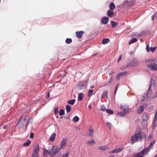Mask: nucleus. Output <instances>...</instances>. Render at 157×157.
Masks as SVG:
<instances>
[{"label": "nucleus", "instance_id": "obj_19", "mask_svg": "<svg viewBox=\"0 0 157 157\" xmlns=\"http://www.w3.org/2000/svg\"><path fill=\"white\" fill-rule=\"evenodd\" d=\"M114 14V12L111 10H109L107 12V15L108 16L111 17Z\"/></svg>", "mask_w": 157, "mask_h": 157}, {"label": "nucleus", "instance_id": "obj_7", "mask_svg": "<svg viewBox=\"0 0 157 157\" xmlns=\"http://www.w3.org/2000/svg\"><path fill=\"white\" fill-rule=\"evenodd\" d=\"M132 0H126L122 4L123 6H128L132 5L133 2Z\"/></svg>", "mask_w": 157, "mask_h": 157}, {"label": "nucleus", "instance_id": "obj_2", "mask_svg": "<svg viewBox=\"0 0 157 157\" xmlns=\"http://www.w3.org/2000/svg\"><path fill=\"white\" fill-rule=\"evenodd\" d=\"M28 118L29 117H25L21 118L17 123L16 127L20 128L23 127L25 124L27 125L28 124L27 120Z\"/></svg>", "mask_w": 157, "mask_h": 157}, {"label": "nucleus", "instance_id": "obj_34", "mask_svg": "<svg viewBox=\"0 0 157 157\" xmlns=\"http://www.w3.org/2000/svg\"><path fill=\"white\" fill-rule=\"evenodd\" d=\"M72 42V40L71 38H67L65 40V42L67 44H70Z\"/></svg>", "mask_w": 157, "mask_h": 157}, {"label": "nucleus", "instance_id": "obj_61", "mask_svg": "<svg viewBox=\"0 0 157 157\" xmlns=\"http://www.w3.org/2000/svg\"><path fill=\"white\" fill-rule=\"evenodd\" d=\"M94 87V86H92L91 87V88H93Z\"/></svg>", "mask_w": 157, "mask_h": 157}, {"label": "nucleus", "instance_id": "obj_14", "mask_svg": "<svg viewBox=\"0 0 157 157\" xmlns=\"http://www.w3.org/2000/svg\"><path fill=\"white\" fill-rule=\"evenodd\" d=\"M94 133V131L91 127H90L88 132V135L89 136H93Z\"/></svg>", "mask_w": 157, "mask_h": 157}, {"label": "nucleus", "instance_id": "obj_57", "mask_svg": "<svg viewBox=\"0 0 157 157\" xmlns=\"http://www.w3.org/2000/svg\"><path fill=\"white\" fill-rule=\"evenodd\" d=\"M49 97V93H48V96H47L46 98H48Z\"/></svg>", "mask_w": 157, "mask_h": 157}, {"label": "nucleus", "instance_id": "obj_4", "mask_svg": "<svg viewBox=\"0 0 157 157\" xmlns=\"http://www.w3.org/2000/svg\"><path fill=\"white\" fill-rule=\"evenodd\" d=\"M39 148L38 146H36L33 149V153L32 157H39L38 152Z\"/></svg>", "mask_w": 157, "mask_h": 157}, {"label": "nucleus", "instance_id": "obj_42", "mask_svg": "<svg viewBox=\"0 0 157 157\" xmlns=\"http://www.w3.org/2000/svg\"><path fill=\"white\" fill-rule=\"evenodd\" d=\"M117 114L120 116L123 117L125 115V113H123L121 112H118L117 113Z\"/></svg>", "mask_w": 157, "mask_h": 157}, {"label": "nucleus", "instance_id": "obj_33", "mask_svg": "<svg viewBox=\"0 0 157 157\" xmlns=\"http://www.w3.org/2000/svg\"><path fill=\"white\" fill-rule=\"evenodd\" d=\"M71 106L69 105H67L66 106V109L67 112H70L71 110Z\"/></svg>", "mask_w": 157, "mask_h": 157}, {"label": "nucleus", "instance_id": "obj_44", "mask_svg": "<svg viewBox=\"0 0 157 157\" xmlns=\"http://www.w3.org/2000/svg\"><path fill=\"white\" fill-rule=\"evenodd\" d=\"M157 111L156 112V113L155 114V116L154 117V118L153 120V122L155 123V121H157Z\"/></svg>", "mask_w": 157, "mask_h": 157}, {"label": "nucleus", "instance_id": "obj_59", "mask_svg": "<svg viewBox=\"0 0 157 157\" xmlns=\"http://www.w3.org/2000/svg\"><path fill=\"white\" fill-rule=\"evenodd\" d=\"M7 126H6V125H5V126H4V129L6 128H7Z\"/></svg>", "mask_w": 157, "mask_h": 157}, {"label": "nucleus", "instance_id": "obj_22", "mask_svg": "<svg viewBox=\"0 0 157 157\" xmlns=\"http://www.w3.org/2000/svg\"><path fill=\"white\" fill-rule=\"evenodd\" d=\"M84 94L82 93H80L78 94V100L79 101H81L83 97Z\"/></svg>", "mask_w": 157, "mask_h": 157}, {"label": "nucleus", "instance_id": "obj_30", "mask_svg": "<svg viewBox=\"0 0 157 157\" xmlns=\"http://www.w3.org/2000/svg\"><path fill=\"white\" fill-rule=\"evenodd\" d=\"M142 124L144 128H145L147 125V121H143L142 122Z\"/></svg>", "mask_w": 157, "mask_h": 157}, {"label": "nucleus", "instance_id": "obj_46", "mask_svg": "<svg viewBox=\"0 0 157 157\" xmlns=\"http://www.w3.org/2000/svg\"><path fill=\"white\" fill-rule=\"evenodd\" d=\"M156 48V47H151V50L152 52H154Z\"/></svg>", "mask_w": 157, "mask_h": 157}, {"label": "nucleus", "instance_id": "obj_64", "mask_svg": "<svg viewBox=\"0 0 157 157\" xmlns=\"http://www.w3.org/2000/svg\"><path fill=\"white\" fill-rule=\"evenodd\" d=\"M117 88H116V90H115V93H116V90H117Z\"/></svg>", "mask_w": 157, "mask_h": 157}, {"label": "nucleus", "instance_id": "obj_60", "mask_svg": "<svg viewBox=\"0 0 157 157\" xmlns=\"http://www.w3.org/2000/svg\"><path fill=\"white\" fill-rule=\"evenodd\" d=\"M157 95H156L155 97H153L152 99L154 98H156V97L157 96Z\"/></svg>", "mask_w": 157, "mask_h": 157}, {"label": "nucleus", "instance_id": "obj_24", "mask_svg": "<svg viewBox=\"0 0 157 157\" xmlns=\"http://www.w3.org/2000/svg\"><path fill=\"white\" fill-rule=\"evenodd\" d=\"M110 40L108 38H105L102 41V43L103 44H105L107 43H108L109 42Z\"/></svg>", "mask_w": 157, "mask_h": 157}, {"label": "nucleus", "instance_id": "obj_18", "mask_svg": "<svg viewBox=\"0 0 157 157\" xmlns=\"http://www.w3.org/2000/svg\"><path fill=\"white\" fill-rule=\"evenodd\" d=\"M43 156L44 157H47V155L49 154V150H47L45 148H44L43 149Z\"/></svg>", "mask_w": 157, "mask_h": 157}, {"label": "nucleus", "instance_id": "obj_39", "mask_svg": "<svg viewBox=\"0 0 157 157\" xmlns=\"http://www.w3.org/2000/svg\"><path fill=\"white\" fill-rule=\"evenodd\" d=\"M103 95H104V98H108V92L107 91H104Z\"/></svg>", "mask_w": 157, "mask_h": 157}, {"label": "nucleus", "instance_id": "obj_3", "mask_svg": "<svg viewBox=\"0 0 157 157\" xmlns=\"http://www.w3.org/2000/svg\"><path fill=\"white\" fill-rule=\"evenodd\" d=\"M145 148L140 152L134 154L133 157H144L145 154H147L150 150V148Z\"/></svg>", "mask_w": 157, "mask_h": 157}, {"label": "nucleus", "instance_id": "obj_15", "mask_svg": "<svg viewBox=\"0 0 157 157\" xmlns=\"http://www.w3.org/2000/svg\"><path fill=\"white\" fill-rule=\"evenodd\" d=\"M54 155H55L57 152H59L61 149H62L61 148H60V147L55 146H54Z\"/></svg>", "mask_w": 157, "mask_h": 157}, {"label": "nucleus", "instance_id": "obj_28", "mask_svg": "<svg viewBox=\"0 0 157 157\" xmlns=\"http://www.w3.org/2000/svg\"><path fill=\"white\" fill-rule=\"evenodd\" d=\"M111 23L113 28H114L118 25V23H116L113 21H111Z\"/></svg>", "mask_w": 157, "mask_h": 157}, {"label": "nucleus", "instance_id": "obj_8", "mask_svg": "<svg viewBox=\"0 0 157 157\" xmlns=\"http://www.w3.org/2000/svg\"><path fill=\"white\" fill-rule=\"evenodd\" d=\"M87 83L86 82H80L79 83L78 88L79 90H81L85 88L87 86Z\"/></svg>", "mask_w": 157, "mask_h": 157}, {"label": "nucleus", "instance_id": "obj_13", "mask_svg": "<svg viewBox=\"0 0 157 157\" xmlns=\"http://www.w3.org/2000/svg\"><path fill=\"white\" fill-rule=\"evenodd\" d=\"M126 72H121L119 73L117 75L116 77V79L117 80H119L120 77L125 75L126 74Z\"/></svg>", "mask_w": 157, "mask_h": 157}, {"label": "nucleus", "instance_id": "obj_48", "mask_svg": "<svg viewBox=\"0 0 157 157\" xmlns=\"http://www.w3.org/2000/svg\"><path fill=\"white\" fill-rule=\"evenodd\" d=\"M58 109L57 108H56L54 110V113L55 114H56L58 113Z\"/></svg>", "mask_w": 157, "mask_h": 157}, {"label": "nucleus", "instance_id": "obj_10", "mask_svg": "<svg viewBox=\"0 0 157 157\" xmlns=\"http://www.w3.org/2000/svg\"><path fill=\"white\" fill-rule=\"evenodd\" d=\"M121 107L125 113H129L130 111L128 107L127 106L121 105Z\"/></svg>", "mask_w": 157, "mask_h": 157}, {"label": "nucleus", "instance_id": "obj_27", "mask_svg": "<svg viewBox=\"0 0 157 157\" xmlns=\"http://www.w3.org/2000/svg\"><path fill=\"white\" fill-rule=\"evenodd\" d=\"M115 7V5L113 3H111L110 4L109 8L111 10H113Z\"/></svg>", "mask_w": 157, "mask_h": 157}, {"label": "nucleus", "instance_id": "obj_37", "mask_svg": "<svg viewBox=\"0 0 157 157\" xmlns=\"http://www.w3.org/2000/svg\"><path fill=\"white\" fill-rule=\"evenodd\" d=\"M93 91L92 90H90L88 93V96L89 97L91 96L93 93Z\"/></svg>", "mask_w": 157, "mask_h": 157}, {"label": "nucleus", "instance_id": "obj_49", "mask_svg": "<svg viewBox=\"0 0 157 157\" xmlns=\"http://www.w3.org/2000/svg\"><path fill=\"white\" fill-rule=\"evenodd\" d=\"M34 134L33 133H31L30 134V138H33V137Z\"/></svg>", "mask_w": 157, "mask_h": 157}, {"label": "nucleus", "instance_id": "obj_35", "mask_svg": "<svg viewBox=\"0 0 157 157\" xmlns=\"http://www.w3.org/2000/svg\"><path fill=\"white\" fill-rule=\"evenodd\" d=\"M157 19V12H156L155 14L152 16V20L153 21L154 19Z\"/></svg>", "mask_w": 157, "mask_h": 157}, {"label": "nucleus", "instance_id": "obj_31", "mask_svg": "<svg viewBox=\"0 0 157 157\" xmlns=\"http://www.w3.org/2000/svg\"><path fill=\"white\" fill-rule=\"evenodd\" d=\"M79 119V118L78 116H76L73 118V121L74 122H76L78 121Z\"/></svg>", "mask_w": 157, "mask_h": 157}, {"label": "nucleus", "instance_id": "obj_9", "mask_svg": "<svg viewBox=\"0 0 157 157\" xmlns=\"http://www.w3.org/2000/svg\"><path fill=\"white\" fill-rule=\"evenodd\" d=\"M54 146H50L49 148V153L51 156H52L54 155Z\"/></svg>", "mask_w": 157, "mask_h": 157}, {"label": "nucleus", "instance_id": "obj_41", "mask_svg": "<svg viewBox=\"0 0 157 157\" xmlns=\"http://www.w3.org/2000/svg\"><path fill=\"white\" fill-rule=\"evenodd\" d=\"M106 125L108 127L109 129H111L112 128V125L109 122H107L106 123Z\"/></svg>", "mask_w": 157, "mask_h": 157}, {"label": "nucleus", "instance_id": "obj_58", "mask_svg": "<svg viewBox=\"0 0 157 157\" xmlns=\"http://www.w3.org/2000/svg\"><path fill=\"white\" fill-rule=\"evenodd\" d=\"M113 78H111L110 79V82H112L113 81Z\"/></svg>", "mask_w": 157, "mask_h": 157}, {"label": "nucleus", "instance_id": "obj_51", "mask_svg": "<svg viewBox=\"0 0 157 157\" xmlns=\"http://www.w3.org/2000/svg\"><path fill=\"white\" fill-rule=\"evenodd\" d=\"M152 137V134H150L149 135V136L148 137V139H151Z\"/></svg>", "mask_w": 157, "mask_h": 157}, {"label": "nucleus", "instance_id": "obj_21", "mask_svg": "<svg viewBox=\"0 0 157 157\" xmlns=\"http://www.w3.org/2000/svg\"><path fill=\"white\" fill-rule=\"evenodd\" d=\"M144 107L143 106H141L139 107L137 110V112L138 113H140L143 111Z\"/></svg>", "mask_w": 157, "mask_h": 157}, {"label": "nucleus", "instance_id": "obj_16", "mask_svg": "<svg viewBox=\"0 0 157 157\" xmlns=\"http://www.w3.org/2000/svg\"><path fill=\"white\" fill-rule=\"evenodd\" d=\"M84 33V32L83 31L76 32V36L78 38H81L82 36V35Z\"/></svg>", "mask_w": 157, "mask_h": 157}, {"label": "nucleus", "instance_id": "obj_50", "mask_svg": "<svg viewBox=\"0 0 157 157\" xmlns=\"http://www.w3.org/2000/svg\"><path fill=\"white\" fill-rule=\"evenodd\" d=\"M116 153V150H115V149L114 150H113L112 151H110L109 152V153L110 154H112V153Z\"/></svg>", "mask_w": 157, "mask_h": 157}, {"label": "nucleus", "instance_id": "obj_29", "mask_svg": "<svg viewBox=\"0 0 157 157\" xmlns=\"http://www.w3.org/2000/svg\"><path fill=\"white\" fill-rule=\"evenodd\" d=\"M137 41V40L136 38H133L131 39L129 41V44H132L136 42Z\"/></svg>", "mask_w": 157, "mask_h": 157}, {"label": "nucleus", "instance_id": "obj_45", "mask_svg": "<svg viewBox=\"0 0 157 157\" xmlns=\"http://www.w3.org/2000/svg\"><path fill=\"white\" fill-rule=\"evenodd\" d=\"M101 110H102L103 111H105V110L106 111V110L105 107L103 105H101Z\"/></svg>", "mask_w": 157, "mask_h": 157}, {"label": "nucleus", "instance_id": "obj_63", "mask_svg": "<svg viewBox=\"0 0 157 157\" xmlns=\"http://www.w3.org/2000/svg\"><path fill=\"white\" fill-rule=\"evenodd\" d=\"M110 157H114V155H111V156H110Z\"/></svg>", "mask_w": 157, "mask_h": 157}, {"label": "nucleus", "instance_id": "obj_47", "mask_svg": "<svg viewBox=\"0 0 157 157\" xmlns=\"http://www.w3.org/2000/svg\"><path fill=\"white\" fill-rule=\"evenodd\" d=\"M146 50L148 52H149L150 51V48L149 46L148 45H147L146 48Z\"/></svg>", "mask_w": 157, "mask_h": 157}, {"label": "nucleus", "instance_id": "obj_52", "mask_svg": "<svg viewBox=\"0 0 157 157\" xmlns=\"http://www.w3.org/2000/svg\"><path fill=\"white\" fill-rule=\"evenodd\" d=\"M122 57V55H120L118 58V60H117L118 62H119L121 59Z\"/></svg>", "mask_w": 157, "mask_h": 157}, {"label": "nucleus", "instance_id": "obj_12", "mask_svg": "<svg viewBox=\"0 0 157 157\" xmlns=\"http://www.w3.org/2000/svg\"><path fill=\"white\" fill-rule=\"evenodd\" d=\"M150 94L148 92L147 95H145V96L143 97L142 98L141 102L144 103L148 100V95Z\"/></svg>", "mask_w": 157, "mask_h": 157}, {"label": "nucleus", "instance_id": "obj_17", "mask_svg": "<svg viewBox=\"0 0 157 157\" xmlns=\"http://www.w3.org/2000/svg\"><path fill=\"white\" fill-rule=\"evenodd\" d=\"M56 136V134L55 133H53L50 136L49 138V140L51 142L54 141Z\"/></svg>", "mask_w": 157, "mask_h": 157}, {"label": "nucleus", "instance_id": "obj_26", "mask_svg": "<svg viewBox=\"0 0 157 157\" xmlns=\"http://www.w3.org/2000/svg\"><path fill=\"white\" fill-rule=\"evenodd\" d=\"M75 99H72L71 100H69L67 101L68 103L71 105H73L74 103H75Z\"/></svg>", "mask_w": 157, "mask_h": 157}, {"label": "nucleus", "instance_id": "obj_40", "mask_svg": "<svg viewBox=\"0 0 157 157\" xmlns=\"http://www.w3.org/2000/svg\"><path fill=\"white\" fill-rule=\"evenodd\" d=\"M106 111L107 113L109 114H112L113 113V111L110 109H107L106 110Z\"/></svg>", "mask_w": 157, "mask_h": 157}, {"label": "nucleus", "instance_id": "obj_20", "mask_svg": "<svg viewBox=\"0 0 157 157\" xmlns=\"http://www.w3.org/2000/svg\"><path fill=\"white\" fill-rule=\"evenodd\" d=\"M108 148V147L107 146L105 145H104L103 146H101L99 147L98 149L99 150H106Z\"/></svg>", "mask_w": 157, "mask_h": 157}, {"label": "nucleus", "instance_id": "obj_62", "mask_svg": "<svg viewBox=\"0 0 157 157\" xmlns=\"http://www.w3.org/2000/svg\"><path fill=\"white\" fill-rule=\"evenodd\" d=\"M12 157H18V156L17 155H15V156H13Z\"/></svg>", "mask_w": 157, "mask_h": 157}, {"label": "nucleus", "instance_id": "obj_56", "mask_svg": "<svg viewBox=\"0 0 157 157\" xmlns=\"http://www.w3.org/2000/svg\"><path fill=\"white\" fill-rule=\"evenodd\" d=\"M150 109H151V110H152L153 109V107L151 106L150 107Z\"/></svg>", "mask_w": 157, "mask_h": 157}, {"label": "nucleus", "instance_id": "obj_25", "mask_svg": "<svg viewBox=\"0 0 157 157\" xmlns=\"http://www.w3.org/2000/svg\"><path fill=\"white\" fill-rule=\"evenodd\" d=\"M87 143L89 145H91L94 144H95V142L93 139H92L88 141Z\"/></svg>", "mask_w": 157, "mask_h": 157}, {"label": "nucleus", "instance_id": "obj_23", "mask_svg": "<svg viewBox=\"0 0 157 157\" xmlns=\"http://www.w3.org/2000/svg\"><path fill=\"white\" fill-rule=\"evenodd\" d=\"M148 115L146 113L143 114L142 116V121H147Z\"/></svg>", "mask_w": 157, "mask_h": 157}, {"label": "nucleus", "instance_id": "obj_55", "mask_svg": "<svg viewBox=\"0 0 157 157\" xmlns=\"http://www.w3.org/2000/svg\"><path fill=\"white\" fill-rule=\"evenodd\" d=\"M88 108H89V109H91L92 108V106H91V105H89L88 106Z\"/></svg>", "mask_w": 157, "mask_h": 157}, {"label": "nucleus", "instance_id": "obj_6", "mask_svg": "<svg viewBox=\"0 0 157 157\" xmlns=\"http://www.w3.org/2000/svg\"><path fill=\"white\" fill-rule=\"evenodd\" d=\"M67 138H64L62 139L60 142V148L63 149L65 147L67 144Z\"/></svg>", "mask_w": 157, "mask_h": 157}, {"label": "nucleus", "instance_id": "obj_43", "mask_svg": "<svg viewBox=\"0 0 157 157\" xmlns=\"http://www.w3.org/2000/svg\"><path fill=\"white\" fill-rule=\"evenodd\" d=\"M69 152L67 151L66 153L62 155V157H68Z\"/></svg>", "mask_w": 157, "mask_h": 157}, {"label": "nucleus", "instance_id": "obj_11", "mask_svg": "<svg viewBox=\"0 0 157 157\" xmlns=\"http://www.w3.org/2000/svg\"><path fill=\"white\" fill-rule=\"evenodd\" d=\"M109 18L108 17H103L102 18L101 20V23L104 24H107L109 21Z\"/></svg>", "mask_w": 157, "mask_h": 157}, {"label": "nucleus", "instance_id": "obj_1", "mask_svg": "<svg viewBox=\"0 0 157 157\" xmlns=\"http://www.w3.org/2000/svg\"><path fill=\"white\" fill-rule=\"evenodd\" d=\"M146 136L139 129L136 130L135 133L132 136L131 139V144H134L138 141V139H145Z\"/></svg>", "mask_w": 157, "mask_h": 157}, {"label": "nucleus", "instance_id": "obj_32", "mask_svg": "<svg viewBox=\"0 0 157 157\" xmlns=\"http://www.w3.org/2000/svg\"><path fill=\"white\" fill-rule=\"evenodd\" d=\"M30 143H31V141L29 140H28L26 141V142H25L24 144L23 145L24 146H28L30 144Z\"/></svg>", "mask_w": 157, "mask_h": 157}, {"label": "nucleus", "instance_id": "obj_54", "mask_svg": "<svg viewBox=\"0 0 157 157\" xmlns=\"http://www.w3.org/2000/svg\"><path fill=\"white\" fill-rule=\"evenodd\" d=\"M155 143V142L154 141H153L152 142H151V145H152L153 144H154Z\"/></svg>", "mask_w": 157, "mask_h": 157}, {"label": "nucleus", "instance_id": "obj_36", "mask_svg": "<svg viewBox=\"0 0 157 157\" xmlns=\"http://www.w3.org/2000/svg\"><path fill=\"white\" fill-rule=\"evenodd\" d=\"M116 150V153H119L122 151L123 148L121 147H119L115 149Z\"/></svg>", "mask_w": 157, "mask_h": 157}, {"label": "nucleus", "instance_id": "obj_53", "mask_svg": "<svg viewBox=\"0 0 157 157\" xmlns=\"http://www.w3.org/2000/svg\"><path fill=\"white\" fill-rule=\"evenodd\" d=\"M154 60L152 59H149L147 60V62H153Z\"/></svg>", "mask_w": 157, "mask_h": 157}, {"label": "nucleus", "instance_id": "obj_5", "mask_svg": "<svg viewBox=\"0 0 157 157\" xmlns=\"http://www.w3.org/2000/svg\"><path fill=\"white\" fill-rule=\"evenodd\" d=\"M147 67L152 70H157V64L154 63H148L147 65Z\"/></svg>", "mask_w": 157, "mask_h": 157}, {"label": "nucleus", "instance_id": "obj_38", "mask_svg": "<svg viewBox=\"0 0 157 157\" xmlns=\"http://www.w3.org/2000/svg\"><path fill=\"white\" fill-rule=\"evenodd\" d=\"M64 114V110L62 109H60L59 111V115L60 116L63 115Z\"/></svg>", "mask_w": 157, "mask_h": 157}]
</instances>
